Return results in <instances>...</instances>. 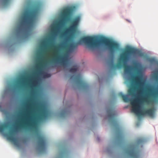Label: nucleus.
<instances>
[{
    "mask_svg": "<svg viewBox=\"0 0 158 158\" xmlns=\"http://www.w3.org/2000/svg\"><path fill=\"white\" fill-rule=\"evenodd\" d=\"M118 95L123 98L124 95L122 92H120L118 94Z\"/></svg>",
    "mask_w": 158,
    "mask_h": 158,
    "instance_id": "b1692460",
    "label": "nucleus"
},
{
    "mask_svg": "<svg viewBox=\"0 0 158 158\" xmlns=\"http://www.w3.org/2000/svg\"><path fill=\"white\" fill-rule=\"evenodd\" d=\"M40 9V5L35 4L30 10L24 14L16 29L17 37L27 38L28 36Z\"/></svg>",
    "mask_w": 158,
    "mask_h": 158,
    "instance_id": "f03ea898",
    "label": "nucleus"
},
{
    "mask_svg": "<svg viewBox=\"0 0 158 158\" xmlns=\"http://www.w3.org/2000/svg\"><path fill=\"white\" fill-rule=\"evenodd\" d=\"M140 65L139 63L135 62L134 63V66L132 69L136 71V75L133 76L131 78L132 84L131 87L128 90V94L133 97L136 96L135 91H137L139 94L142 93L143 89L141 87L142 84L141 82V77L140 76L141 74V70L138 69Z\"/></svg>",
    "mask_w": 158,
    "mask_h": 158,
    "instance_id": "7ed1b4c3",
    "label": "nucleus"
},
{
    "mask_svg": "<svg viewBox=\"0 0 158 158\" xmlns=\"http://www.w3.org/2000/svg\"><path fill=\"white\" fill-rule=\"evenodd\" d=\"M107 112L108 114L109 121L113 126L115 128L117 139L119 140L121 139L123 137L122 132L119 126L117 121L115 118V114L113 109L112 108H109L107 110Z\"/></svg>",
    "mask_w": 158,
    "mask_h": 158,
    "instance_id": "0eeeda50",
    "label": "nucleus"
},
{
    "mask_svg": "<svg viewBox=\"0 0 158 158\" xmlns=\"http://www.w3.org/2000/svg\"><path fill=\"white\" fill-rule=\"evenodd\" d=\"M13 132H11L8 134H6V136L7 137L8 139L15 143L17 142V140L16 138L13 137Z\"/></svg>",
    "mask_w": 158,
    "mask_h": 158,
    "instance_id": "ddd939ff",
    "label": "nucleus"
},
{
    "mask_svg": "<svg viewBox=\"0 0 158 158\" xmlns=\"http://www.w3.org/2000/svg\"><path fill=\"white\" fill-rule=\"evenodd\" d=\"M70 79L75 81L80 87L83 89H87L89 88V85L82 79L80 74H78L75 76L74 75H72Z\"/></svg>",
    "mask_w": 158,
    "mask_h": 158,
    "instance_id": "1a4fd4ad",
    "label": "nucleus"
},
{
    "mask_svg": "<svg viewBox=\"0 0 158 158\" xmlns=\"http://www.w3.org/2000/svg\"><path fill=\"white\" fill-rule=\"evenodd\" d=\"M5 127V126L4 125L0 126V132H3L4 131Z\"/></svg>",
    "mask_w": 158,
    "mask_h": 158,
    "instance_id": "412c9836",
    "label": "nucleus"
},
{
    "mask_svg": "<svg viewBox=\"0 0 158 158\" xmlns=\"http://www.w3.org/2000/svg\"><path fill=\"white\" fill-rule=\"evenodd\" d=\"M135 148L134 146H132L131 149L127 151L128 154L133 158H138L139 154L138 152L135 150Z\"/></svg>",
    "mask_w": 158,
    "mask_h": 158,
    "instance_id": "f8f14e48",
    "label": "nucleus"
},
{
    "mask_svg": "<svg viewBox=\"0 0 158 158\" xmlns=\"http://www.w3.org/2000/svg\"><path fill=\"white\" fill-rule=\"evenodd\" d=\"M81 43H84L88 47L91 49L97 48L100 43L103 44L107 47L108 49L112 54H113L115 51L118 50L119 48V45L118 43L106 37H101L98 40L96 37H84L81 38L77 43L71 44L66 45L63 43L57 46L53 45V47L55 48L53 50V61H58L61 59V56L58 50L59 48H62L67 51H72L77 47L78 44Z\"/></svg>",
    "mask_w": 158,
    "mask_h": 158,
    "instance_id": "f257e3e1",
    "label": "nucleus"
},
{
    "mask_svg": "<svg viewBox=\"0 0 158 158\" xmlns=\"http://www.w3.org/2000/svg\"><path fill=\"white\" fill-rule=\"evenodd\" d=\"M77 66L76 65L73 66L69 70V72L71 73H75L77 72Z\"/></svg>",
    "mask_w": 158,
    "mask_h": 158,
    "instance_id": "2eb2a0df",
    "label": "nucleus"
},
{
    "mask_svg": "<svg viewBox=\"0 0 158 158\" xmlns=\"http://www.w3.org/2000/svg\"><path fill=\"white\" fill-rule=\"evenodd\" d=\"M109 66L111 69H115L116 68L119 67V64L115 65L114 63L113 59H112L110 60L109 63Z\"/></svg>",
    "mask_w": 158,
    "mask_h": 158,
    "instance_id": "4468645a",
    "label": "nucleus"
},
{
    "mask_svg": "<svg viewBox=\"0 0 158 158\" xmlns=\"http://www.w3.org/2000/svg\"><path fill=\"white\" fill-rule=\"evenodd\" d=\"M27 118H23L21 119H20V120L19 121V123H18V126L19 128H21L20 127V124H21L20 122L21 121L23 120H30V119L29 120V119H27Z\"/></svg>",
    "mask_w": 158,
    "mask_h": 158,
    "instance_id": "6ab92c4d",
    "label": "nucleus"
},
{
    "mask_svg": "<svg viewBox=\"0 0 158 158\" xmlns=\"http://www.w3.org/2000/svg\"><path fill=\"white\" fill-rule=\"evenodd\" d=\"M51 76L50 74L47 73L45 75V77H49Z\"/></svg>",
    "mask_w": 158,
    "mask_h": 158,
    "instance_id": "393cba45",
    "label": "nucleus"
},
{
    "mask_svg": "<svg viewBox=\"0 0 158 158\" xmlns=\"http://www.w3.org/2000/svg\"><path fill=\"white\" fill-rule=\"evenodd\" d=\"M80 17H76L72 22L71 25L67 29L66 31L67 33H72L74 31L80 20Z\"/></svg>",
    "mask_w": 158,
    "mask_h": 158,
    "instance_id": "9b49d317",
    "label": "nucleus"
},
{
    "mask_svg": "<svg viewBox=\"0 0 158 158\" xmlns=\"http://www.w3.org/2000/svg\"><path fill=\"white\" fill-rule=\"evenodd\" d=\"M123 99L124 102H128L129 100L130 99L128 97V96L126 95H124V96L123 98Z\"/></svg>",
    "mask_w": 158,
    "mask_h": 158,
    "instance_id": "a211bd4d",
    "label": "nucleus"
},
{
    "mask_svg": "<svg viewBox=\"0 0 158 158\" xmlns=\"http://www.w3.org/2000/svg\"><path fill=\"white\" fill-rule=\"evenodd\" d=\"M76 7L72 6L65 8L63 11L62 18L64 21L68 20L71 18L73 12L75 11Z\"/></svg>",
    "mask_w": 158,
    "mask_h": 158,
    "instance_id": "9d476101",
    "label": "nucleus"
},
{
    "mask_svg": "<svg viewBox=\"0 0 158 158\" xmlns=\"http://www.w3.org/2000/svg\"><path fill=\"white\" fill-rule=\"evenodd\" d=\"M29 105L30 106H31V104H29Z\"/></svg>",
    "mask_w": 158,
    "mask_h": 158,
    "instance_id": "c756f323",
    "label": "nucleus"
},
{
    "mask_svg": "<svg viewBox=\"0 0 158 158\" xmlns=\"http://www.w3.org/2000/svg\"><path fill=\"white\" fill-rule=\"evenodd\" d=\"M39 56L38 57V59L39 60H41L42 59V53L41 52H40L39 53Z\"/></svg>",
    "mask_w": 158,
    "mask_h": 158,
    "instance_id": "5701e85b",
    "label": "nucleus"
},
{
    "mask_svg": "<svg viewBox=\"0 0 158 158\" xmlns=\"http://www.w3.org/2000/svg\"><path fill=\"white\" fill-rule=\"evenodd\" d=\"M131 53L136 54L140 56H143V54L141 51L131 48H128L121 54L120 60L123 63L124 72L126 73H128L130 71L129 66L126 65L127 62L129 60V54Z\"/></svg>",
    "mask_w": 158,
    "mask_h": 158,
    "instance_id": "39448f33",
    "label": "nucleus"
},
{
    "mask_svg": "<svg viewBox=\"0 0 158 158\" xmlns=\"http://www.w3.org/2000/svg\"><path fill=\"white\" fill-rule=\"evenodd\" d=\"M10 0H3V3L4 5H6L10 2Z\"/></svg>",
    "mask_w": 158,
    "mask_h": 158,
    "instance_id": "4be33fe9",
    "label": "nucleus"
},
{
    "mask_svg": "<svg viewBox=\"0 0 158 158\" xmlns=\"http://www.w3.org/2000/svg\"><path fill=\"white\" fill-rule=\"evenodd\" d=\"M148 60L151 63H156L158 66V62L154 58H149L148 59Z\"/></svg>",
    "mask_w": 158,
    "mask_h": 158,
    "instance_id": "f3484780",
    "label": "nucleus"
},
{
    "mask_svg": "<svg viewBox=\"0 0 158 158\" xmlns=\"http://www.w3.org/2000/svg\"><path fill=\"white\" fill-rule=\"evenodd\" d=\"M41 63H39L37 66V69L36 73L38 74H40L42 72L41 69Z\"/></svg>",
    "mask_w": 158,
    "mask_h": 158,
    "instance_id": "dca6fc26",
    "label": "nucleus"
},
{
    "mask_svg": "<svg viewBox=\"0 0 158 158\" xmlns=\"http://www.w3.org/2000/svg\"><path fill=\"white\" fill-rule=\"evenodd\" d=\"M140 99L138 98H136L131 101V104L132 106V112L139 115L147 114L152 118L154 117L155 111V108L152 107L143 111H140Z\"/></svg>",
    "mask_w": 158,
    "mask_h": 158,
    "instance_id": "423d86ee",
    "label": "nucleus"
},
{
    "mask_svg": "<svg viewBox=\"0 0 158 158\" xmlns=\"http://www.w3.org/2000/svg\"><path fill=\"white\" fill-rule=\"evenodd\" d=\"M61 23V22H60V23Z\"/></svg>",
    "mask_w": 158,
    "mask_h": 158,
    "instance_id": "7c9ffc66",
    "label": "nucleus"
},
{
    "mask_svg": "<svg viewBox=\"0 0 158 158\" xmlns=\"http://www.w3.org/2000/svg\"><path fill=\"white\" fill-rule=\"evenodd\" d=\"M58 25H57L55 27V30H56V29H58Z\"/></svg>",
    "mask_w": 158,
    "mask_h": 158,
    "instance_id": "c85d7f7f",
    "label": "nucleus"
},
{
    "mask_svg": "<svg viewBox=\"0 0 158 158\" xmlns=\"http://www.w3.org/2000/svg\"><path fill=\"white\" fill-rule=\"evenodd\" d=\"M142 142V140H141L139 139L138 141V143H141Z\"/></svg>",
    "mask_w": 158,
    "mask_h": 158,
    "instance_id": "bb28decb",
    "label": "nucleus"
},
{
    "mask_svg": "<svg viewBox=\"0 0 158 158\" xmlns=\"http://www.w3.org/2000/svg\"><path fill=\"white\" fill-rule=\"evenodd\" d=\"M41 112L37 116L33 117L29 120H23L20 122V127L22 129H26L28 128L33 127L37 124L38 121L43 120L47 118L48 116V111L43 106H40Z\"/></svg>",
    "mask_w": 158,
    "mask_h": 158,
    "instance_id": "20e7f679",
    "label": "nucleus"
},
{
    "mask_svg": "<svg viewBox=\"0 0 158 158\" xmlns=\"http://www.w3.org/2000/svg\"><path fill=\"white\" fill-rule=\"evenodd\" d=\"M27 78H23V82H24L26 80H27Z\"/></svg>",
    "mask_w": 158,
    "mask_h": 158,
    "instance_id": "cd10ccee",
    "label": "nucleus"
},
{
    "mask_svg": "<svg viewBox=\"0 0 158 158\" xmlns=\"http://www.w3.org/2000/svg\"><path fill=\"white\" fill-rule=\"evenodd\" d=\"M33 100H34L33 97V96H32V97H31V98L30 99V101H31V102L33 101Z\"/></svg>",
    "mask_w": 158,
    "mask_h": 158,
    "instance_id": "a878e982",
    "label": "nucleus"
},
{
    "mask_svg": "<svg viewBox=\"0 0 158 158\" xmlns=\"http://www.w3.org/2000/svg\"><path fill=\"white\" fill-rule=\"evenodd\" d=\"M67 114V111L64 110H63L61 113L60 114L62 117H64Z\"/></svg>",
    "mask_w": 158,
    "mask_h": 158,
    "instance_id": "aec40b11",
    "label": "nucleus"
},
{
    "mask_svg": "<svg viewBox=\"0 0 158 158\" xmlns=\"http://www.w3.org/2000/svg\"><path fill=\"white\" fill-rule=\"evenodd\" d=\"M36 136L40 152L41 153L45 152L46 150V140L45 137L38 132L36 133Z\"/></svg>",
    "mask_w": 158,
    "mask_h": 158,
    "instance_id": "6e6552de",
    "label": "nucleus"
}]
</instances>
